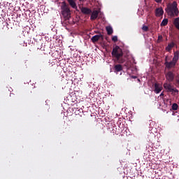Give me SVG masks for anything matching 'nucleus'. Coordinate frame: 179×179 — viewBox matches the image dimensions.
<instances>
[{
  "instance_id": "nucleus-1",
  "label": "nucleus",
  "mask_w": 179,
  "mask_h": 179,
  "mask_svg": "<svg viewBox=\"0 0 179 179\" xmlns=\"http://www.w3.org/2000/svg\"><path fill=\"white\" fill-rule=\"evenodd\" d=\"M111 56L113 57L115 62L117 64L125 63V56H123V51L118 45L113 48V50L111 51Z\"/></svg>"
},
{
  "instance_id": "nucleus-2",
  "label": "nucleus",
  "mask_w": 179,
  "mask_h": 179,
  "mask_svg": "<svg viewBox=\"0 0 179 179\" xmlns=\"http://www.w3.org/2000/svg\"><path fill=\"white\" fill-rule=\"evenodd\" d=\"M178 4H177V1H173L172 3H169L167 5V7L165 8L166 13L169 16H178Z\"/></svg>"
},
{
  "instance_id": "nucleus-3",
  "label": "nucleus",
  "mask_w": 179,
  "mask_h": 179,
  "mask_svg": "<svg viewBox=\"0 0 179 179\" xmlns=\"http://www.w3.org/2000/svg\"><path fill=\"white\" fill-rule=\"evenodd\" d=\"M178 51L173 52L172 62H165V66L166 69H171L175 68V65L177 64V62L178 61Z\"/></svg>"
},
{
  "instance_id": "nucleus-4",
  "label": "nucleus",
  "mask_w": 179,
  "mask_h": 179,
  "mask_svg": "<svg viewBox=\"0 0 179 179\" xmlns=\"http://www.w3.org/2000/svg\"><path fill=\"white\" fill-rule=\"evenodd\" d=\"M62 3L63 5L61 6L62 15L64 19H69V17H71V9H69V7L66 6V3H65V1Z\"/></svg>"
},
{
  "instance_id": "nucleus-5",
  "label": "nucleus",
  "mask_w": 179,
  "mask_h": 179,
  "mask_svg": "<svg viewBox=\"0 0 179 179\" xmlns=\"http://www.w3.org/2000/svg\"><path fill=\"white\" fill-rule=\"evenodd\" d=\"M165 78L166 79V81H169V83L173 82V80L175 78H177V76H175V73H173V71H169L166 72L165 74Z\"/></svg>"
},
{
  "instance_id": "nucleus-6",
  "label": "nucleus",
  "mask_w": 179,
  "mask_h": 179,
  "mask_svg": "<svg viewBox=\"0 0 179 179\" xmlns=\"http://www.w3.org/2000/svg\"><path fill=\"white\" fill-rule=\"evenodd\" d=\"M103 39H104V37L101 34H100L99 35H94V36H92L91 40L92 43H96V41H99V40H103Z\"/></svg>"
},
{
  "instance_id": "nucleus-7",
  "label": "nucleus",
  "mask_w": 179,
  "mask_h": 179,
  "mask_svg": "<svg viewBox=\"0 0 179 179\" xmlns=\"http://www.w3.org/2000/svg\"><path fill=\"white\" fill-rule=\"evenodd\" d=\"M164 13V10H163L162 8H158L155 9V16L157 17H160V16H163Z\"/></svg>"
},
{
  "instance_id": "nucleus-8",
  "label": "nucleus",
  "mask_w": 179,
  "mask_h": 179,
  "mask_svg": "<svg viewBox=\"0 0 179 179\" xmlns=\"http://www.w3.org/2000/svg\"><path fill=\"white\" fill-rule=\"evenodd\" d=\"M163 90V87L161 85L158 83H155V93L159 94V92H162V90Z\"/></svg>"
},
{
  "instance_id": "nucleus-9",
  "label": "nucleus",
  "mask_w": 179,
  "mask_h": 179,
  "mask_svg": "<svg viewBox=\"0 0 179 179\" xmlns=\"http://www.w3.org/2000/svg\"><path fill=\"white\" fill-rule=\"evenodd\" d=\"M163 89H165V90H170L171 91L172 90H177L173 88V86H171V84L165 83L163 84V87H162Z\"/></svg>"
},
{
  "instance_id": "nucleus-10",
  "label": "nucleus",
  "mask_w": 179,
  "mask_h": 179,
  "mask_svg": "<svg viewBox=\"0 0 179 179\" xmlns=\"http://www.w3.org/2000/svg\"><path fill=\"white\" fill-rule=\"evenodd\" d=\"M91 13H92L90 17L91 20H96V19H97V17H99V10H94Z\"/></svg>"
},
{
  "instance_id": "nucleus-11",
  "label": "nucleus",
  "mask_w": 179,
  "mask_h": 179,
  "mask_svg": "<svg viewBox=\"0 0 179 179\" xmlns=\"http://www.w3.org/2000/svg\"><path fill=\"white\" fill-rule=\"evenodd\" d=\"M81 12L84 15H90L92 13V10L90 8H86V7H83L81 8Z\"/></svg>"
},
{
  "instance_id": "nucleus-12",
  "label": "nucleus",
  "mask_w": 179,
  "mask_h": 179,
  "mask_svg": "<svg viewBox=\"0 0 179 179\" xmlns=\"http://www.w3.org/2000/svg\"><path fill=\"white\" fill-rule=\"evenodd\" d=\"M113 70L115 71V73H118L123 70V67L122 66V64H115Z\"/></svg>"
},
{
  "instance_id": "nucleus-13",
  "label": "nucleus",
  "mask_w": 179,
  "mask_h": 179,
  "mask_svg": "<svg viewBox=\"0 0 179 179\" xmlns=\"http://www.w3.org/2000/svg\"><path fill=\"white\" fill-rule=\"evenodd\" d=\"M106 30L107 31L108 36H111L113 33V27L111 26L106 27Z\"/></svg>"
},
{
  "instance_id": "nucleus-14",
  "label": "nucleus",
  "mask_w": 179,
  "mask_h": 179,
  "mask_svg": "<svg viewBox=\"0 0 179 179\" xmlns=\"http://www.w3.org/2000/svg\"><path fill=\"white\" fill-rule=\"evenodd\" d=\"M67 1L69 2L70 6H71V8H73V9H76L78 8V6H76V3L75 2V1L67 0Z\"/></svg>"
},
{
  "instance_id": "nucleus-15",
  "label": "nucleus",
  "mask_w": 179,
  "mask_h": 179,
  "mask_svg": "<svg viewBox=\"0 0 179 179\" xmlns=\"http://www.w3.org/2000/svg\"><path fill=\"white\" fill-rule=\"evenodd\" d=\"M173 24H174L175 27H176L178 29V30H179V17H176L174 20Z\"/></svg>"
},
{
  "instance_id": "nucleus-16",
  "label": "nucleus",
  "mask_w": 179,
  "mask_h": 179,
  "mask_svg": "<svg viewBox=\"0 0 179 179\" xmlns=\"http://www.w3.org/2000/svg\"><path fill=\"white\" fill-rule=\"evenodd\" d=\"M168 24H169V19L165 18V19H164V20H162V22H161L160 26H161V27L167 26Z\"/></svg>"
},
{
  "instance_id": "nucleus-17",
  "label": "nucleus",
  "mask_w": 179,
  "mask_h": 179,
  "mask_svg": "<svg viewBox=\"0 0 179 179\" xmlns=\"http://www.w3.org/2000/svg\"><path fill=\"white\" fill-rule=\"evenodd\" d=\"M173 80H175V86L178 87V86H179V75H177V78H174Z\"/></svg>"
},
{
  "instance_id": "nucleus-18",
  "label": "nucleus",
  "mask_w": 179,
  "mask_h": 179,
  "mask_svg": "<svg viewBox=\"0 0 179 179\" xmlns=\"http://www.w3.org/2000/svg\"><path fill=\"white\" fill-rule=\"evenodd\" d=\"M178 108V105H177V103L172 104V110L173 111L177 110Z\"/></svg>"
},
{
  "instance_id": "nucleus-19",
  "label": "nucleus",
  "mask_w": 179,
  "mask_h": 179,
  "mask_svg": "<svg viewBox=\"0 0 179 179\" xmlns=\"http://www.w3.org/2000/svg\"><path fill=\"white\" fill-rule=\"evenodd\" d=\"M166 92H172V93H178V90L177 89H173L172 90H166Z\"/></svg>"
},
{
  "instance_id": "nucleus-20",
  "label": "nucleus",
  "mask_w": 179,
  "mask_h": 179,
  "mask_svg": "<svg viewBox=\"0 0 179 179\" xmlns=\"http://www.w3.org/2000/svg\"><path fill=\"white\" fill-rule=\"evenodd\" d=\"M173 48V45H167L165 50H166V52H170L171 51V48Z\"/></svg>"
},
{
  "instance_id": "nucleus-21",
  "label": "nucleus",
  "mask_w": 179,
  "mask_h": 179,
  "mask_svg": "<svg viewBox=\"0 0 179 179\" xmlns=\"http://www.w3.org/2000/svg\"><path fill=\"white\" fill-rule=\"evenodd\" d=\"M142 30H143V31H149V27L146 25H144L142 27Z\"/></svg>"
},
{
  "instance_id": "nucleus-22",
  "label": "nucleus",
  "mask_w": 179,
  "mask_h": 179,
  "mask_svg": "<svg viewBox=\"0 0 179 179\" xmlns=\"http://www.w3.org/2000/svg\"><path fill=\"white\" fill-rule=\"evenodd\" d=\"M112 41H113L114 43H117V41H118V36H114L112 38Z\"/></svg>"
},
{
  "instance_id": "nucleus-23",
  "label": "nucleus",
  "mask_w": 179,
  "mask_h": 179,
  "mask_svg": "<svg viewBox=\"0 0 179 179\" xmlns=\"http://www.w3.org/2000/svg\"><path fill=\"white\" fill-rule=\"evenodd\" d=\"M45 48V45L42 46V47H41V48H38V49H40L41 50L44 51V48Z\"/></svg>"
},
{
  "instance_id": "nucleus-24",
  "label": "nucleus",
  "mask_w": 179,
  "mask_h": 179,
  "mask_svg": "<svg viewBox=\"0 0 179 179\" xmlns=\"http://www.w3.org/2000/svg\"><path fill=\"white\" fill-rule=\"evenodd\" d=\"M155 2H157V3H160V2H162V0H155Z\"/></svg>"
},
{
  "instance_id": "nucleus-25",
  "label": "nucleus",
  "mask_w": 179,
  "mask_h": 179,
  "mask_svg": "<svg viewBox=\"0 0 179 179\" xmlns=\"http://www.w3.org/2000/svg\"><path fill=\"white\" fill-rule=\"evenodd\" d=\"M163 38V36L162 35L158 36V40H162Z\"/></svg>"
},
{
  "instance_id": "nucleus-26",
  "label": "nucleus",
  "mask_w": 179,
  "mask_h": 179,
  "mask_svg": "<svg viewBox=\"0 0 179 179\" xmlns=\"http://www.w3.org/2000/svg\"><path fill=\"white\" fill-rule=\"evenodd\" d=\"M163 93H162L161 94H159V96H163Z\"/></svg>"
},
{
  "instance_id": "nucleus-27",
  "label": "nucleus",
  "mask_w": 179,
  "mask_h": 179,
  "mask_svg": "<svg viewBox=\"0 0 179 179\" xmlns=\"http://www.w3.org/2000/svg\"><path fill=\"white\" fill-rule=\"evenodd\" d=\"M132 78L135 79V78H136V77H135V76H132Z\"/></svg>"
},
{
  "instance_id": "nucleus-28",
  "label": "nucleus",
  "mask_w": 179,
  "mask_h": 179,
  "mask_svg": "<svg viewBox=\"0 0 179 179\" xmlns=\"http://www.w3.org/2000/svg\"><path fill=\"white\" fill-rule=\"evenodd\" d=\"M71 51H73L74 50L73 49H71Z\"/></svg>"
},
{
  "instance_id": "nucleus-29",
  "label": "nucleus",
  "mask_w": 179,
  "mask_h": 179,
  "mask_svg": "<svg viewBox=\"0 0 179 179\" xmlns=\"http://www.w3.org/2000/svg\"><path fill=\"white\" fill-rule=\"evenodd\" d=\"M26 45H27V43H25Z\"/></svg>"
},
{
  "instance_id": "nucleus-30",
  "label": "nucleus",
  "mask_w": 179,
  "mask_h": 179,
  "mask_svg": "<svg viewBox=\"0 0 179 179\" xmlns=\"http://www.w3.org/2000/svg\"><path fill=\"white\" fill-rule=\"evenodd\" d=\"M169 45H171V44H169Z\"/></svg>"
},
{
  "instance_id": "nucleus-31",
  "label": "nucleus",
  "mask_w": 179,
  "mask_h": 179,
  "mask_svg": "<svg viewBox=\"0 0 179 179\" xmlns=\"http://www.w3.org/2000/svg\"><path fill=\"white\" fill-rule=\"evenodd\" d=\"M79 1H83V0H79Z\"/></svg>"
}]
</instances>
